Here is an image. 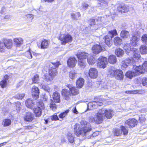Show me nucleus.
I'll list each match as a JSON object with an SVG mask.
<instances>
[{"mask_svg":"<svg viewBox=\"0 0 147 147\" xmlns=\"http://www.w3.org/2000/svg\"><path fill=\"white\" fill-rule=\"evenodd\" d=\"M108 61L111 64H114L116 63L117 59L115 56L114 55H111L109 56Z\"/></svg>","mask_w":147,"mask_h":147,"instance_id":"nucleus-34","label":"nucleus"},{"mask_svg":"<svg viewBox=\"0 0 147 147\" xmlns=\"http://www.w3.org/2000/svg\"><path fill=\"white\" fill-rule=\"evenodd\" d=\"M53 98L55 102L59 103L60 101V95L58 92L57 91L55 92L53 95Z\"/></svg>","mask_w":147,"mask_h":147,"instance_id":"nucleus-29","label":"nucleus"},{"mask_svg":"<svg viewBox=\"0 0 147 147\" xmlns=\"http://www.w3.org/2000/svg\"><path fill=\"white\" fill-rule=\"evenodd\" d=\"M37 43L38 46L39 47H40L41 49H45L48 47L49 43L48 40H42L40 44Z\"/></svg>","mask_w":147,"mask_h":147,"instance_id":"nucleus-25","label":"nucleus"},{"mask_svg":"<svg viewBox=\"0 0 147 147\" xmlns=\"http://www.w3.org/2000/svg\"><path fill=\"white\" fill-rule=\"evenodd\" d=\"M11 123V121L9 119H6L4 120L2 122V124L4 127L7 126L9 125Z\"/></svg>","mask_w":147,"mask_h":147,"instance_id":"nucleus-41","label":"nucleus"},{"mask_svg":"<svg viewBox=\"0 0 147 147\" xmlns=\"http://www.w3.org/2000/svg\"><path fill=\"white\" fill-rule=\"evenodd\" d=\"M88 74L91 78L95 79L98 76V71L96 68H92L90 69Z\"/></svg>","mask_w":147,"mask_h":147,"instance_id":"nucleus-11","label":"nucleus"},{"mask_svg":"<svg viewBox=\"0 0 147 147\" xmlns=\"http://www.w3.org/2000/svg\"><path fill=\"white\" fill-rule=\"evenodd\" d=\"M97 6L100 9H103L107 7V3L105 0H98Z\"/></svg>","mask_w":147,"mask_h":147,"instance_id":"nucleus-18","label":"nucleus"},{"mask_svg":"<svg viewBox=\"0 0 147 147\" xmlns=\"http://www.w3.org/2000/svg\"><path fill=\"white\" fill-rule=\"evenodd\" d=\"M52 64L55 67H58L59 65H60V64L59 62H57L56 63H52Z\"/></svg>","mask_w":147,"mask_h":147,"instance_id":"nucleus-61","label":"nucleus"},{"mask_svg":"<svg viewBox=\"0 0 147 147\" xmlns=\"http://www.w3.org/2000/svg\"><path fill=\"white\" fill-rule=\"evenodd\" d=\"M61 94L65 99L68 100L71 96V94L69 90L66 89H63L61 91Z\"/></svg>","mask_w":147,"mask_h":147,"instance_id":"nucleus-15","label":"nucleus"},{"mask_svg":"<svg viewBox=\"0 0 147 147\" xmlns=\"http://www.w3.org/2000/svg\"><path fill=\"white\" fill-rule=\"evenodd\" d=\"M114 42L115 44L116 45H117L121 43L122 40L119 37H117L114 38Z\"/></svg>","mask_w":147,"mask_h":147,"instance_id":"nucleus-43","label":"nucleus"},{"mask_svg":"<svg viewBox=\"0 0 147 147\" xmlns=\"http://www.w3.org/2000/svg\"><path fill=\"white\" fill-rule=\"evenodd\" d=\"M67 62L68 66L73 68L75 66L77 60L74 57H70L68 59Z\"/></svg>","mask_w":147,"mask_h":147,"instance_id":"nucleus-17","label":"nucleus"},{"mask_svg":"<svg viewBox=\"0 0 147 147\" xmlns=\"http://www.w3.org/2000/svg\"><path fill=\"white\" fill-rule=\"evenodd\" d=\"M139 50L142 54L144 55L147 53V47L145 45H141Z\"/></svg>","mask_w":147,"mask_h":147,"instance_id":"nucleus-33","label":"nucleus"},{"mask_svg":"<svg viewBox=\"0 0 147 147\" xmlns=\"http://www.w3.org/2000/svg\"><path fill=\"white\" fill-rule=\"evenodd\" d=\"M80 14L79 12H76V13H72L71 14V18L74 19H78V18H79L80 16Z\"/></svg>","mask_w":147,"mask_h":147,"instance_id":"nucleus-44","label":"nucleus"},{"mask_svg":"<svg viewBox=\"0 0 147 147\" xmlns=\"http://www.w3.org/2000/svg\"><path fill=\"white\" fill-rule=\"evenodd\" d=\"M3 43L5 44V46L6 48L8 49L11 48L12 46V40L10 39L6 40Z\"/></svg>","mask_w":147,"mask_h":147,"instance_id":"nucleus-31","label":"nucleus"},{"mask_svg":"<svg viewBox=\"0 0 147 147\" xmlns=\"http://www.w3.org/2000/svg\"><path fill=\"white\" fill-rule=\"evenodd\" d=\"M137 121L135 119H129L125 122V124L127 125L129 127H133L137 125Z\"/></svg>","mask_w":147,"mask_h":147,"instance_id":"nucleus-19","label":"nucleus"},{"mask_svg":"<svg viewBox=\"0 0 147 147\" xmlns=\"http://www.w3.org/2000/svg\"><path fill=\"white\" fill-rule=\"evenodd\" d=\"M88 108H89L90 109L96 108L97 107L96 101L88 103Z\"/></svg>","mask_w":147,"mask_h":147,"instance_id":"nucleus-35","label":"nucleus"},{"mask_svg":"<svg viewBox=\"0 0 147 147\" xmlns=\"http://www.w3.org/2000/svg\"><path fill=\"white\" fill-rule=\"evenodd\" d=\"M118 71L115 76V78L117 80H122L124 77L122 71L121 70L118 69Z\"/></svg>","mask_w":147,"mask_h":147,"instance_id":"nucleus-26","label":"nucleus"},{"mask_svg":"<svg viewBox=\"0 0 147 147\" xmlns=\"http://www.w3.org/2000/svg\"><path fill=\"white\" fill-rule=\"evenodd\" d=\"M88 6V5L86 3H84L82 4V8L84 9H86Z\"/></svg>","mask_w":147,"mask_h":147,"instance_id":"nucleus-59","label":"nucleus"},{"mask_svg":"<svg viewBox=\"0 0 147 147\" xmlns=\"http://www.w3.org/2000/svg\"><path fill=\"white\" fill-rule=\"evenodd\" d=\"M37 107L34 109V111L36 117H40L42 115V110L44 108V104L42 102H39L37 105Z\"/></svg>","mask_w":147,"mask_h":147,"instance_id":"nucleus-5","label":"nucleus"},{"mask_svg":"<svg viewBox=\"0 0 147 147\" xmlns=\"http://www.w3.org/2000/svg\"><path fill=\"white\" fill-rule=\"evenodd\" d=\"M50 107L53 111H55L57 108L56 105L54 102L52 100L50 105Z\"/></svg>","mask_w":147,"mask_h":147,"instance_id":"nucleus-48","label":"nucleus"},{"mask_svg":"<svg viewBox=\"0 0 147 147\" xmlns=\"http://www.w3.org/2000/svg\"><path fill=\"white\" fill-rule=\"evenodd\" d=\"M102 50V47L100 45L95 44L92 48V50L94 54H98L100 53Z\"/></svg>","mask_w":147,"mask_h":147,"instance_id":"nucleus-14","label":"nucleus"},{"mask_svg":"<svg viewBox=\"0 0 147 147\" xmlns=\"http://www.w3.org/2000/svg\"><path fill=\"white\" fill-rule=\"evenodd\" d=\"M106 58L102 56H100L98 59L97 66L100 68H104L106 66L107 63Z\"/></svg>","mask_w":147,"mask_h":147,"instance_id":"nucleus-8","label":"nucleus"},{"mask_svg":"<svg viewBox=\"0 0 147 147\" xmlns=\"http://www.w3.org/2000/svg\"><path fill=\"white\" fill-rule=\"evenodd\" d=\"M132 54L133 58L132 59L134 61L139 59L140 57V55L138 49L134 48L132 50V52L131 53V55Z\"/></svg>","mask_w":147,"mask_h":147,"instance_id":"nucleus-12","label":"nucleus"},{"mask_svg":"<svg viewBox=\"0 0 147 147\" xmlns=\"http://www.w3.org/2000/svg\"><path fill=\"white\" fill-rule=\"evenodd\" d=\"M115 53L117 57H121L123 55L124 51L121 49H116Z\"/></svg>","mask_w":147,"mask_h":147,"instance_id":"nucleus-39","label":"nucleus"},{"mask_svg":"<svg viewBox=\"0 0 147 147\" xmlns=\"http://www.w3.org/2000/svg\"><path fill=\"white\" fill-rule=\"evenodd\" d=\"M31 93L32 97L35 99H37L39 97V91L38 87L33 86L31 90Z\"/></svg>","mask_w":147,"mask_h":147,"instance_id":"nucleus-10","label":"nucleus"},{"mask_svg":"<svg viewBox=\"0 0 147 147\" xmlns=\"http://www.w3.org/2000/svg\"><path fill=\"white\" fill-rule=\"evenodd\" d=\"M32 81L33 83H36L38 82L39 81V77L37 74L35 75L32 78Z\"/></svg>","mask_w":147,"mask_h":147,"instance_id":"nucleus-47","label":"nucleus"},{"mask_svg":"<svg viewBox=\"0 0 147 147\" xmlns=\"http://www.w3.org/2000/svg\"><path fill=\"white\" fill-rule=\"evenodd\" d=\"M67 86L71 91V94L75 95L79 93V90L76 87H74L72 85H67Z\"/></svg>","mask_w":147,"mask_h":147,"instance_id":"nucleus-22","label":"nucleus"},{"mask_svg":"<svg viewBox=\"0 0 147 147\" xmlns=\"http://www.w3.org/2000/svg\"><path fill=\"white\" fill-rule=\"evenodd\" d=\"M33 15L32 14H28L26 15V17L29 22L32 21L33 18Z\"/></svg>","mask_w":147,"mask_h":147,"instance_id":"nucleus-58","label":"nucleus"},{"mask_svg":"<svg viewBox=\"0 0 147 147\" xmlns=\"http://www.w3.org/2000/svg\"><path fill=\"white\" fill-rule=\"evenodd\" d=\"M141 40L143 43L147 45V34H144L142 36Z\"/></svg>","mask_w":147,"mask_h":147,"instance_id":"nucleus-49","label":"nucleus"},{"mask_svg":"<svg viewBox=\"0 0 147 147\" xmlns=\"http://www.w3.org/2000/svg\"><path fill=\"white\" fill-rule=\"evenodd\" d=\"M5 47L3 42H0V52H4L5 50Z\"/></svg>","mask_w":147,"mask_h":147,"instance_id":"nucleus-50","label":"nucleus"},{"mask_svg":"<svg viewBox=\"0 0 147 147\" xmlns=\"http://www.w3.org/2000/svg\"><path fill=\"white\" fill-rule=\"evenodd\" d=\"M127 93L134 94H138L137 90L130 91H129Z\"/></svg>","mask_w":147,"mask_h":147,"instance_id":"nucleus-62","label":"nucleus"},{"mask_svg":"<svg viewBox=\"0 0 147 147\" xmlns=\"http://www.w3.org/2000/svg\"><path fill=\"white\" fill-rule=\"evenodd\" d=\"M69 110H66L65 111L61 113L59 115V117L61 118H63L68 113Z\"/></svg>","mask_w":147,"mask_h":147,"instance_id":"nucleus-56","label":"nucleus"},{"mask_svg":"<svg viewBox=\"0 0 147 147\" xmlns=\"http://www.w3.org/2000/svg\"><path fill=\"white\" fill-rule=\"evenodd\" d=\"M67 138L69 142L71 143H73L74 141V138L71 134L69 132L67 134Z\"/></svg>","mask_w":147,"mask_h":147,"instance_id":"nucleus-42","label":"nucleus"},{"mask_svg":"<svg viewBox=\"0 0 147 147\" xmlns=\"http://www.w3.org/2000/svg\"><path fill=\"white\" fill-rule=\"evenodd\" d=\"M81 125L76 123L74 125V131L75 134L78 136H84L88 137L92 135L93 137L95 136V133L92 134H91L89 135L90 131L91 130V126L90 123L86 121L82 120L81 122Z\"/></svg>","mask_w":147,"mask_h":147,"instance_id":"nucleus-2","label":"nucleus"},{"mask_svg":"<svg viewBox=\"0 0 147 147\" xmlns=\"http://www.w3.org/2000/svg\"><path fill=\"white\" fill-rule=\"evenodd\" d=\"M24 119L27 121H31L34 119V116L32 113L30 112L26 113L24 116Z\"/></svg>","mask_w":147,"mask_h":147,"instance_id":"nucleus-16","label":"nucleus"},{"mask_svg":"<svg viewBox=\"0 0 147 147\" xmlns=\"http://www.w3.org/2000/svg\"><path fill=\"white\" fill-rule=\"evenodd\" d=\"M144 92V91L143 90H137L138 94H142Z\"/></svg>","mask_w":147,"mask_h":147,"instance_id":"nucleus-64","label":"nucleus"},{"mask_svg":"<svg viewBox=\"0 0 147 147\" xmlns=\"http://www.w3.org/2000/svg\"><path fill=\"white\" fill-rule=\"evenodd\" d=\"M59 39L61 41L62 45H65L67 43L71 42L72 40V36L68 33L61 34L59 37Z\"/></svg>","mask_w":147,"mask_h":147,"instance_id":"nucleus-4","label":"nucleus"},{"mask_svg":"<svg viewBox=\"0 0 147 147\" xmlns=\"http://www.w3.org/2000/svg\"><path fill=\"white\" fill-rule=\"evenodd\" d=\"M14 45L16 47H20L23 43V39L20 37L13 39Z\"/></svg>","mask_w":147,"mask_h":147,"instance_id":"nucleus-21","label":"nucleus"},{"mask_svg":"<svg viewBox=\"0 0 147 147\" xmlns=\"http://www.w3.org/2000/svg\"><path fill=\"white\" fill-rule=\"evenodd\" d=\"M88 57L87 61L89 64L92 65L95 63V59L92 56L89 55Z\"/></svg>","mask_w":147,"mask_h":147,"instance_id":"nucleus-38","label":"nucleus"},{"mask_svg":"<svg viewBox=\"0 0 147 147\" xmlns=\"http://www.w3.org/2000/svg\"><path fill=\"white\" fill-rule=\"evenodd\" d=\"M25 103L26 106L28 108L31 109L33 108L34 105V103L32 100L30 99L26 100L25 102Z\"/></svg>","mask_w":147,"mask_h":147,"instance_id":"nucleus-27","label":"nucleus"},{"mask_svg":"<svg viewBox=\"0 0 147 147\" xmlns=\"http://www.w3.org/2000/svg\"><path fill=\"white\" fill-rule=\"evenodd\" d=\"M88 23L91 26H95L96 23L95 20L93 19H90L88 21Z\"/></svg>","mask_w":147,"mask_h":147,"instance_id":"nucleus-51","label":"nucleus"},{"mask_svg":"<svg viewBox=\"0 0 147 147\" xmlns=\"http://www.w3.org/2000/svg\"><path fill=\"white\" fill-rule=\"evenodd\" d=\"M84 82V80L82 78H79L77 80L76 82L77 86L79 88H81L83 86Z\"/></svg>","mask_w":147,"mask_h":147,"instance_id":"nucleus-32","label":"nucleus"},{"mask_svg":"<svg viewBox=\"0 0 147 147\" xmlns=\"http://www.w3.org/2000/svg\"><path fill=\"white\" fill-rule=\"evenodd\" d=\"M134 69L135 70L134 71H128L126 73L125 76L131 79L133 76H135L137 74H139V73H138V72L135 69Z\"/></svg>","mask_w":147,"mask_h":147,"instance_id":"nucleus-30","label":"nucleus"},{"mask_svg":"<svg viewBox=\"0 0 147 147\" xmlns=\"http://www.w3.org/2000/svg\"><path fill=\"white\" fill-rule=\"evenodd\" d=\"M120 36L123 38H127L129 36V32L125 30H123L121 32Z\"/></svg>","mask_w":147,"mask_h":147,"instance_id":"nucleus-36","label":"nucleus"},{"mask_svg":"<svg viewBox=\"0 0 147 147\" xmlns=\"http://www.w3.org/2000/svg\"><path fill=\"white\" fill-rule=\"evenodd\" d=\"M122 132V131L124 135H127L128 133V130L124 126H121V127Z\"/></svg>","mask_w":147,"mask_h":147,"instance_id":"nucleus-53","label":"nucleus"},{"mask_svg":"<svg viewBox=\"0 0 147 147\" xmlns=\"http://www.w3.org/2000/svg\"><path fill=\"white\" fill-rule=\"evenodd\" d=\"M142 84L143 86L147 87V78H143L142 80Z\"/></svg>","mask_w":147,"mask_h":147,"instance_id":"nucleus-57","label":"nucleus"},{"mask_svg":"<svg viewBox=\"0 0 147 147\" xmlns=\"http://www.w3.org/2000/svg\"><path fill=\"white\" fill-rule=\"evenodd\" d=\"M49 73L50 78L48 77L47 76H45V79L48 81H51L53 79L54 77L56 76L57 74L56 69L53 67L50 68L49 70Z\"/></svg>","mask_w":147,"mask_h":147,"instance_id":"nucleus-7","label":"nucleus"},{"mask_svg":"<svg viewBox=\"0 0 147 147\" xmlns=\"http://www.w3.org/2000/svg\"><path fill=\"white\" fill-rule=\"evenodd\" d=\"M109 34L106 36L104 39L105 40V42L106 44L108 46L110 47L111 45V41L112 38L114 36L117 35V30L116 29L113 30H111L109 32Z\"/></svg>","mask_w":147,"mask_h":147,"instance_id":"nucleus-3","label":"nucleus"},{"mask_svg":"<svg viewBox=\"0 0 147 147\" xmlns=\"http://www.w3.org/2000/svg\"><path fill=\"white\" fill-rule=\"evenodd\" d=\"M114 113V111L111 109H102L95 114L94 117L90 116L89 121L96 124H99L102 123L106 118L111 119L113 116Z\"/></svg>","mask_w":147,"mask_h":147,"instance_id":"nucleus-1","label":"nucleus"},{"mask_svg":"<svg viewBox=\"0 0 147 147\" xmlns=\"http://www.w3.org/2000/svg\"><path fill=\"white\" fill-rule=\"evenodd\" d=\"M133 68L136 69V70L138 72V73H143L145 72H147V61H145L143 63L142 65L137 66L133 65Z\"/></svg>","mask_w":147,"mask_h":147,"instance_id":"nucleus-6","label":"nucleus"},{"mask_svg":"<svg viewBox=\"0 0 147 147\" xmlns=\"http://www.w3.org/2000/svg\"><path fill=\"white\" fill-rule=\"evenodd\" d=\"M133 60L132 59H130L129 58H127L124 60H123L121 63V68L122 69H124L123 68L127 67L128 66L129 64H130V65H133V66L134 65H135L134 64L136 62V61H133Z\"/></svg>","mask_w":147,"mask_h":147,"instance_id":"nucleus-9","label":"nucleus"},{"mask_svg":"<svg viewBox=\"0 0 147 147\" xmlns=\"http://www.w3.org/2000/svg\"><path fill=\"white\" fill-rule=\"evenodd\" d=\"M113 132L114 135L117 136L120 135L122 133L121 130L119 129H114Z\"/></svg>","mask_w":147,"mask_h":147,"instance_id":"nucleus-45","label":"nucleus"},{"mask_svg":"<svg viewBox=\"0 0 147 147\" xmlns=\"http://www.w3.org/2000/svg\"><path fill=\"white\" fill-rule=\"evenodd\" d=\"M24 55L25 56L29 59H31L32 58V53L30 51V49H29L24 53Z\"/></svg>","mask_w":147,"mask_h":147,"instance_id":"nucleus-46","label":"nucleus"},{"mask_svg":"<svg viewBox=\"0 0 147 147\" xmlns=\"http://www.w3.org/2000/svg\"><path fill=\"white\" fill-rule=\"evenodd\" d=\"M51 119L52 120H59V118L57 115H54L52 117Z\"/></svg>","mask_w":147,"mask_h":147,"instance_id":"nucleus-63","label":"nucleus"},{"mask_svg":"<svg viewBox=\"0 0 147 147\" xmlns=\"http://www.w3.org/2000/svg\"><path fill=\"white\" fill-rule=\"evenodd\" d=\"M21 106V103L19 102H17L16 103V106L17 108V110H20L21 109L20 106Z\"/></svg>","mask_w":147,"mask_h":147,"instance_id":"nucleus-60","label":"nucleus"},{"mask_svg":"<svg viewBox=\"0 0 147 147\" xmlns=\"http://www.w3.org/2000/svg\"><path fill=\"white\" fill-rule=\"evenodd\" d=\"M7 85V82L6 80H3L0 82V85L2 88L5 87Z\"/></svg>","mask_w":147,"mask_h":147,"instance_id":"nucleus-52","label":"nucleus"},{"mask_svg":"<svg viewBox=\"0 0 147 147\" xmlns=\"http://www.w3.org/2000/svg\"><path fill=\"white\" fill-rule=\"evenodd\" d=\"M123 48L127 55H131V53L132 52V49L134 48L130 44H126L124 45Z\"/></svg>","mask_w":147,"mask_h":147,"instance_id":"nucleus-13","label":"nucleus"},{"mask_svg":"<svg viewBox=\"0 0 147 147\" xmlns=\"http://www.w3.org/2000/svg\"><path fill=\"white\" fill-rule=\"evenodd\" d=\"M140 40V38L135 36H133L131 38L130 44L133 47L137 45V42Z\"/></svg>","mask_w":147,"mask_h":147,"instance_id":"nucleus-24","label":"nucleus"},{"mask_svg":"<svg viewBox=\"0 0 147 147\" xmlns=\"http://www.w3.org/2000/svg\"><path fill=\"white\" fill-rule=\"evenodd\" d=\"M42 88H43L45 90L47 91L48 92H49L51 91V88L47 85H42Z\"/></svg>","mask_w":147,"mask_h":147,"instance_id":"nucleus-54","label":"nucleus"},{"mask_svg":"<svg viewBox=\"0 0 147 147\" xmlns=\"http://www.w3.org/2000/svg\"><path fill=\"white\" fill-rule=\"evenodd\" d=\"M89 55L88 53L85 52H79L76 54V56L78 59L84 60L86 61L87 57H88Z\"/></svg>","mask_w":147,"mask_h":147,"instance_id":"nucleus-20","label":"nucleus"},{"mask_svg":"<svg viewBox=\"0 0 147 147\" xmlns=\"http://www.w3.org/2000/svg\"><path fill=\"white\" fill-rule=\"evenodd\" d=\"M69 76L71 79H74L77 77V74L75 71H71L69 72Z\"/></svg>","mask_w":147,"mask_h":147,"instance_id":"nucleus-40","label":"nucleus"},{"mask_svg":"<svg viewBox=\"0 0 147 147\" xmlns=\"http://www.w3.org/2000/svg\"><path fill=\"white\" fill-rule=\"evenodd\" d=\"M118 69H116L114 67H110L109 69L108 74L110 75L111 77H114L117 73V71Z\"/></svg>","mask_w":147,"mask_h":147,"instance_id":"nucleus-28","label":"nucleus"},{"mask_svg":"<svg viewBox=\"0 0 147 147\" xmlns=\"http://www.w3.org/2000/svg\"><path fill=\"white\" fill-rule=\"evenodd\" d=\"M86 64V61L84 60L78 59V65L82 68L85 67Z\"/></svg>","mask_w":147,"mask_h":147,"instance_id":"nucleus-37","label":"nucleus"},{"mask_svg":"<svg viewBox=\"0 0 147 147\" xmlns=\"http://www.w3.org/2000/svg\"><path fill=\"white\" fill-rule=\"evenodd\" d=\"M24 96V94H18L15 95V97L18 99H22Z\"/></svg>","mask_w":147,"mask_h":147,"instance_id":"nucleus-55","label":"nucleus"},{"mask_svg":"<svg viewBox=\"0 0 147 147\" xmlns=\"http://www.w3.org/2000/svg\"><path fill=\"white\" fill-rule=\"evenodd\" d=\"M117 9L121 12H126L129 10V7L128 6L125 5H120L117 7Z\"/></svg>","mask_w":147,"mask_h":147,"instance_id":"nucleus-23","label":"nucleus"}]
</instances>
